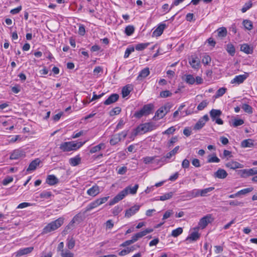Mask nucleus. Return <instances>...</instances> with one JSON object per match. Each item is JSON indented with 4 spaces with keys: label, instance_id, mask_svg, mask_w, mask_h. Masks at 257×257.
Returning a JSON list of instances; mask_svg holds the SVG:
<instances>
[{
    "label": "nucleus",
    "instance_id": "f257e3e1",
    "mask_svg": "<svg viewBox=\"0 0 257 257\" xmlns=\"http://www.w3.org/2000/svg\"><path fill=\"white\" fill-rule=\"evenodd\" d=\"M138 188V184H136L133 187H132L130 186L126 187L109 202V205L112 206L121 200L126 195H127L128 192L131 194H135L137 192Z\"/></svg>",
    "mask_w": 257,
    "mask_h": 257
},
{
    "label": "nucleus",
    "instance_id": "f03ea898",
    "mask_svg": "<svg viewBox=\"0 0 257 257\" xmlns=\"http://www.w3.org/2000/svg\"><path fill=\"white\" fill-rule=\"evenodd\" d=\"M64 218L59 217L48 223L43 229L42 234H47L59 228L64 223Z\"/></svg>",
    "mask_w": 257,
    "mask_h": 257
},
{
    "label": "nucleus",
    "instance_id": "7ed1b4c3",
    "mask_svg": "<svg viewBox=\"0 0 257 257\" xmlns=\"http://www.w3.org/2000/svg\"><path fill=\"white\" fill-rule=\"evenodd\" d=\"M156 125L152 122H146L139 125L133 132V136L136 137L139 134H144L156 128Z\"/></svg>",
    "mask_w": 257,
    "mask_h": 257
},
{
    "label": "nucleus",
    "instance_id": "20e7f679",
    "mask_svg": "<svg viewBox=\"0 0 257 257\" xmlns=\"http://www.w3.org/2000/svg\"><path fill=\"white\" fill-rule=\"evenodd\" d=\"M154 109V105L152 103L145 104L139 110L135 112L134 116L136 118H141L143 116H147L151 114Z\"/></svg>",
    "mask_w": 257,
    "mask_h": 257
},
{
    "label": "nucleus",
    "instance_id": "39448f33",
    "mask_svg": "<svg viewBox=\"0 0 257 257\" xmlns=\"http://www.w3.org/2000/svg\"><path fill=\"white\" fill-rule=\"evenodd\" d=\"M86 141L82 143H75L74 142H65L61 144L60 149L63 152H69L72 150H76L82 146Z\"/></svg>",
    "mask_w": 257,
    "mask_h": 257
},
{
    "label": "nucleus",
    "instance_id": "423d86ee",
    "mask_svg": "<svg viewBox=\"0 0 257 257\" xmlns=\"http://www.w3.org/2000/svg\"><path fill=\"white\" fill-rule=\"evenodd\" d=\"M209 113L212 121H215L218 124H223V121L219 118L222 114V111L220 110L212 109L210 111Z\"/></svg>",
    "mask_w": 257,
    "mask_h": 257
},
{
    "label": "nucleus",
    "instance_id": "0eeeda50",
    "mask_svg": "<svg viewBox=\"0 0 257 257\" xmlns=\"http://www.w3.org/2000/svg\"><path fill=\"white\" fill-rule=\"evenodd\" d=\"M109 198V196H106L95 200L87 205L86 210L87 211H90L91 210L97 207L99 205L104 203L108 200Z\"/></svg>",
    "mask_w": 257,
    "mask_h": 257
},
{
    "label": "nucleus",
    "instance_id": "6e6552de",
    "mask_svg": "<svg viewBox=\"0 0 257 257\" xmlns=\"http://www.w3.org/2000/svg\"><path fill=\"white\" fill-rule=\"evenodd\" d=\"M214 189V187H210L204 189H198L194 193V197L202 196L205 197L209 195V193Z\"/></svg>",
    "mask_w": 257,
    "mask_h": 257
},
{
    "label": "nucleus",
    "instance_id": "1a4fd4ad",
    "mask_svg": "<svg viewBox=\"0 0 257 257\" xmlns=\"http://www.w3.org/2000/svg\"><path fill=\"white\" fill-rule=\"evenodd\" d=\"M209 120V117L207 114H205L201 117L194 126V129L199 130L201 129L205 124L206 122Z\"/></svg>",
    "mask_w": 257,
    "mask_h": 257
},
{
    "label": "nucleus",
    "instance_id": "9d476101",
    "mask_svg": "<svg viewBox=\"0 0 257 257\" xmlns=\"http://www.w3.org/2000/svg\"><path fill=\"white\" fill-rule=\"evenodd\" d=\"M212 218L210 215H207L202 217L198 223V228L203 229L212 221Z\"/></svg>",
    "mask_w": 257,
    "mask_h": 257
},
{
    "label": "nucleus",
    "instance_id": "9b49d317",
    "mask_svg": "<svg viewBox=\"0 0 257 257\" xmlns=\"http://www.w3.org/2000/svg\"><path fill=\"white\" fill-rule=\"evenodd\" d=\"M240 176L242 178H246L248 176L257 174V168H253L249 169H243L240 171Z\"/></svg>",
    "mask_w": 257,
    "mask_h": 257
},
{
    "label": "nucleus",
    "instance_id": "f8f14e48",
    "mask_svg": "<svg viewBox=\"0 0 257 257\" xmlns=\"http://www.w3.org/2000/svg\"><path fill=\"white\" fill-rule=\"evenodd\" d=\"M153 231V229L152 228H147L142 231L139 232L135 234L134 235H133L132 236V238L134 240V241L135 242L139 238H141L142 237L147 235V234L152 232Z\"/></svg>",
    "mask_w": 257,
    "mask_h": 257
},
{
    "label": "nucleus",
    "instance_id": "ddd939ff",
    "mask_svg": "<svg viewBox=\"0 0 257 257\" xmlns=\"http://www.w3.org/2000/svg\"><path fill=\"white\" fill-rule=\"evenodd\" d=\"M140 206L135 205L128 209L126 210L124 216L126 218H130L132 216L135 214L140 209Z\"/></svg>",
    "mask_w": 257,
    "mask_h": 257
},
{
    "label": "nucleus",
    "instance_id": "4468645a",
    "mask_svg": "<svg viewBox=\"0 0 257 257\" xmlns=\"http://www.w3.org/2000/svg\"><path fill=\"white\" fill-rule=\"evenodd\" d=\"M247 77L248 74L246 73L245 74L235 76V77L231 80L230 83L231 84L235 83L237 84H240L243 83Z\"/></svg>",
    "mask_w": 257,
    "mask_h": 257
},
{
    "label": "nucleus",
    "instance_id": "2eb2a0df",
    "mask_svg": "<svg viewBox=\"0 0 257 257\" xmlns=\"http://www.w3.org/2000/svg\"><path fill=\"white\" fill-rule=\"evenodd\" d=\"M119 98V95L116 93L111 94L108 98L106 99L103 103L106 105L111 104L118 100Z\"/></svg>",
    "mask_w": 257,
    "mask_h": 257
},
{
    "label": "nucleus",
    "instance_id": "dca6fc26",
    "mask_svg": "<svg viewBox=\"0 0 257 257\" xmlns=\"http://www.w3.org/2000/svg\"><path fill=\"white\" fill-rule=\"evenodd\" d=\"M240 51L246 54H251L253 52V47L251 45L244 43L241 45Z\"/></svg>",
    "mask_w": 257,
    "mask_h": 257
},
{
    "label": "nucleus",
    "instance_id": "f3484780",
    "mask_svg": "<svg viewBox=\"0 0 257 257\" xmlns=\"http://www.w3.org/2000/svg\"><path fill=\"white\" fill-rule=\"evenodd\" d=\"M25 156L24 151L20 149L14 150L11 154L10 159L11 160H17Z\"/></svg>",
    "mask_w": 257,
    "mask_h": 257
},
{
    "label": "nucleus",
    "instance_id": "a211bd4d",
    "mask_svg": "<svg viewBox=\"0 0 257 257\" xmlns=\"http://www.w3.org/2000/svg\"><path fill=\"white\" fill-rule=\"evenodd\" d=\"M228 174L226 171L223 169H218L213 174V177L215 178L223 179L225 178Z\"/></svg>",
    "mask_w": 257,
    "mask_h": 257
},
{
    "label": "nucleus",
    "instance_id": "6ab92c4d",
    "mask_svg": "<svg viewBox=\"0 0 257 257\" xmlns=\"http://www.w3.org/2000/svg\"><path fill=\"white\" fill-rule=\"evenodd\" d=\"M33 249H34L33 247H26V248L20 249L16 252V256L17 257H20L24 255L27 254L31 252Z\"/></svg>",
    "mask_w": 257,
    "mask_h": 257
},
{
    "label": "nucleus",
    "instance_id": "aec40b11",
    "mask_svg": "<svg viewBox=\"0 0 257 257\" xmlns=\"http://www.w3.org/2000/svg\"><path fill=\"white\" fill-rule=\"evenodd\" d=\"M225 166L226 167L233 170L239 168H242L243 167V165L242 164H241L237 162L233 161L228 162L226 164Z\"/></svg>",
    "mask_w": 257,
    "mask_h": 257
},
{
    "label": "nucleus",
    "instance_id": "412c9836",
    "mask_svg": "<svg viewBox=\"0 0 257 257\" xmlns=\"http://www.w3.org/2000/svg\"><path fill=\"white\" fill-rule=\"evenodd\" d=\"M99 192V187L96 185L93 186L87 191V194L93 197L96 196Z\"/></svg>",
    "mask_w": 257,
    "mask_h": 257
},
{
    "label": "nucleus",
    "instance_id": "4be33fe9",
    "mask_svg": "<svg viewBox=\"0 0 257 257\" xmlns=\"http://www.w3.org/2000/svg\"><path fill=\"white\" fill-rule=\"evenodd\" d=\"M40 162L41 161L39 159L37 158L35 159L30 163L28 168L27 169V171L29 172L31 171H34L36 169L37 167L40 164Z\"/></svg>",
    "mask_w": 257,
    "mask_h": 257
},
{
    "label": "nucleus",
    "instance_id": "5701e85b",
    "mask_svg": "<svg viewBox=\"0 0 257 257\" xmlns=\"http://www.w3.org/2000/svg\"><path fill=\"white\" fill-rule=\"evenodd\" d=\"M59 182L57 178L54 175H48L46 179V183L50 185H54Z\"/></svg>",
    "mask_w": 257,
    "mask_h": 257
},
{
    "label": "nucleus",
    "instance_id": "b1692460",
    "mask_svg": "<svg viewBox=\"0 0 257 257\" xmlns=\"http://www.w3.org/2000/svg\"><path fill=\"white\" fill-rule=\"evenodd\" d=\"M166 115L165 112L164 111L163 108L161 107L157 110L156 112L155 116L153 117V119L157 120L163 118Z\"/></svg>",
    "mask_w": 257,
    "mask_h": 257
},
{
    "label": "nucleus",
    "instance_id": "393cba45",
    "mask_svg": "<svg viewBox=\"0 0 257 257\" xmlns=\"http://www.w3.org/2000/svg\"><path fill=\"white\" fill-rule=\"evenodd\" d=\"M150 74L149 68L147 67L142 70L137 77V80H141Z\"/></svg>",
    "mask_w": 257,
    "mask_h": 257
},
{
    "label": "nucleus",
    "instance_id": "a878e982",
    "mask_svg": "<svg viewBox=\"0 0 257 257\" xmlns=\"http://www.w3.org/2000/svg\"><path fill=\"white\" fill-rule=\"evenodd\" d=\"M173 195H174V193L173 192H170L165 193L162 196L157 197L155 199V200H156L165 201V200L171 199L173 197Z\"/></svg>",
    "mask_w": 257,
    "mask_h": 257
},
{
    "label": "nucleus",
    "instance_id": "bb28decb",
    "mask_svg": "<svg viewBox=\"0 0 257 257\" xmlns=\"http://www.w3.org/2000/svg\"><path fill=\"white\" fill-rule=\"evenodd\" d=\"M241 146L243 148H250L253 146V141L251 139H246L242 141Z\"/></svg>",
    "mask_w": 257,
    "mask_h": 257
},
{
    "label": "nucleus",
    "instance_id": "cd10ccee",
    "mask_svg": "<svg viewBox=\"0 0 257 257\" xmlns=\"http://www.w3.org/2000/svg\"><path fill=\"white\" fill-rule=\"evenodd\" d=\"M105 148V144L104 143H100L99 145L93 147L90 150V153L91 154H93L96 152L99 151L101 149H104Z\"/></svg>",
    "mask_w": 257,
    "mask_h": 257
},
{
    "label": "nucleus",
    "instance_id": "c85d7f7f",
    "mask_svg": "<svg viewBox=\"0 0 257 257\" xmlns=\"http://www.w3.org/2000/svg\"><path fill=\"white\" fill-rule=\"evenodd\" d=\"M120 135H114L112 136L110 140V144L113 146L120 142L122 140V138L120 137Z\"/></svg>",
    "mask_w": 257,
    "mask_h": 257
},
{
    "label": "nucleus",
    "instance_id": "c756f323",
    "mask_svg": "<svg viewBox=\"0 0 257 257\" xmlns=\"http://www.w3.org/2000/svg\"><path fill=\"white\" fill-rule=\"evenodd\" d=\"M80 162L81 158L78 156H76L69 159V163L72 166H76L79 165Z\"/></svg>",
    "mask_w": 257,
    "mask_h": 257
},
{
    "label": "nucleus",
    "instance_id": "7c9ffc66",
    "mask_svg": "<svg viewBox=\"0 0 257 257\" xmlns=\"http://www.w3.org/2000/svg\"><path fill=\"white\" fill-rule=\"evenodd\" d=\"M182 80L186 83L193 84V75L190 74H185L182 77Z\"/></svg>",
    "mask_w": 257,
    "mask_h": 257
},
{
    "label": "nucleus",
    "instance_id": "2f4dec72",
    "mask_svg": "<svg viewBox=\"0 0 257 257\" xmlns=\"http://www.w3.org/2000/svg\"><path fill=\"white\" fill-rule=\"evenodd\" d=\"M219 162L220 159L215 154L210 155L208 156L207 163H219Z\"/></svg>",
    "mask_w": 257,
    "mask_h": 257
},
{
    "label": "nucleus",
    "instance_id": "473e14b6",
    "mask_svg": "<svg viewBox=\"0 0 257 257\" xmlns=\"http://www.w3.org/2000/svg\"><path fill=\"white\" fill-rule=\"evenodd\" d=\"M82 215L80 214H77L74 216L72 220L70 221V224H73L75 223H79L82 221Z\"/></svg>",
    "mask_w": 257,
    "mask_h": 257
},
{
    "label": "nucleus",
    "instance_id": "72a5a7b5",
    "mask_svg": "<svg viewBox=\"0 0 257 257\" xmlns=\"http://www.w3.org/2000/svg\"><path fill=\"white\" fill-rule=\"evenodd\" d=\"M226 51L232 56H234L235 53V48L231 44H228L226 45Z\"/></svg>",
    "mask_w": 257,
    "mask_h": 257
},
{
    "label": "nucleus",
    "instance_id": "f704fd0d",
    "mask_svg": "<svg viewBox=\"0 0 257 257\" xmlns=\"http://www.w3.org/2000/svg\"><path fill=\"white\" fill-rule=\"evenodd\" d=\"M75 244V241L73 237L67 239V246L69 249H72L74 248Z\"/></svg>",
    "mask_w": 257,
    "mask_h": 257
},
{
    "label": "nucleus",
    "instance_id": "c9c22d12",
    "mask_svg": "<svg viewBox=\"0 0 257 257\" xmlns=\"http://www.w3.org/2000/svg\"><path fill=\"white\" fill-rule=\"evenodd\" d=\"M242 24L245 29L247 30H251L252 28V23L248 20H244L242 22Z\"/></svg>",
    "mask_w": 257,
    "mask_h": 257
},
{
    "label": "nucleus",
    "instance_id": "e433bc0d",
    "mask_svg": "<svg viewBox=\"0 0 257 257\" xmlns=\"http://www.w3.org/2000/svg\"><path fill=\"white\" fill-rule=\"evenodd\" d=\"M122 210V207L120 205L115 206L112 210L111 212L114 216L117 215Z\"/></svg>",
    "mask_w": 257,
    "mask_h": 257
},
{
    "label": "nucleus",
    "instance_id": "4c0bfd02",
    "mask_svg": "<svg viewBox=\"0 0 257 257\" xmlns=\"http://www.w3.org/2000/svg\"><path fill=\"white\" fill-rule=\"evenodd\" d=\"M226 91V88L224 87L220 88L218 89L215 93V97L216 98H218L222 96Z\"/></svg>",
    "mask_w": 257,
    "mask_h": 257
},
{
    "label": "nucleus",
    "instance_id": "58836bf2",
    "mask_svg": "<svg viewBox=\"0 0 257 257\" xmlns=\"http://www.w3.org/2000/svg\"><path fill=\"white\" fill-rule=\"evenodd\" d=\"M183 232V229L181 227H178L172 230L171 235L173 237H177Z\"/></svg>",
    "mask_w": 257,
    "mask_h": 257
},
{
    "label": "nucleus",
    "instance_id": "ea45409f",
    "mask_svg": "<svg viewBox=\"0 0 257 257\" xmlns=\"http://www.w3.org/2000/svg\"><path fill=\"white\" fill-rule=\"evenodd\" d=\"M242 108L245 112L248 114H251L252 113V107L247 104H243Z\"/></svg>",
    "mask_w": 257,
    "mask_h": 257
},
{
    "label": "nucleus",
    "instance_id": "a19ab883",
    "mask_svg": "<svg viewBox=\"0 0 257 257\" xmlns=\"http://www.w3.org/2000/svg\"><path fill=\"white\" fill-rule=\"evenodd\" d=\"M150 44V43H140L136 46V49L138 51H142L146 48Z\"/></svg>",
    "mask_w": 257,
    "mask_h": 257
},
{
    "label": "nucleus",
    "instance_id": "79ce46f5",
    "mask_svg": "<svg viewBox=\"0 0 257 257\" xmlns=\"http://www.w3.org/2000/svg\"><path fill=\"white\" fill-rule=\"evenodd\" d=\"M131 92V90L130 89V87L127 85L124 86L121 91V93L123 97H125L128 96Z\"/></svg>",
    "mask_w": 257,
    "mask_h": 257
},
{
    "label": "nucleus",
    "instance_id": "37998d69",
    "mask_svg": "<svg viewBox=\"0 0 257 257\" xmlns=\"http://www.w3.org/2000/svg\"><path fill=\"white\" fill-rule=\"evenodd\" d=\"M211 61V57L208 55H204L202 57V62L205 65H208Z\"/></svg>",
    "mask_w": 257,
    "mask_h": 257
},
{
    "label": "nucleus",
    "instance_id": "c03bdc74",
    "mask_svg": "<svg viewBox=\"0 0 257 257\" xmlns=\"http://www.w3.org/2000/svg\"><path fill=\"white\" fill-rule=\"evenodd\" d=\"M179 149V146L176 147L173 150L171 151L170 152L167 154L166 158L170 159L172 156L175 155V154L177 153Z\"/></svg>",
    "mask_w": 257,
    "mask_h": 257
},
{
    "label": "nucleus",
    "instance_id": "a18cd8bd",
    "mask_svg": "<svg viewBox=\"0 0 257 257\" xmlns=\"http://www.w3.org/2000/svg\"><path fill=\"white\" fill-rule=\"evenodd\" d=\"M253 190V188L252 187H250V188H245V189H242L239 191H238V194L239 195H245V194H246L250 192H251Z\"/></svg>",
    "mask_w": 257,
    "mask_h": 257
},
{
    "label": "nucleus",
    "instance_id": "49530a36",
    "mask_svg": "<svg viewBox=\"0 0 257 257\" xmlns=\"http://www.w3.org/2000/svg\"><path fill=\"white\" fill-rule=\"evenodd\" d=\"M252 5V4L251 1L246 3L242 8L241 12L242 13L246 12L248 10H249L251 7Z\"/></svg>",
    "mask_w": 257,
    "mask_h": 257
},
{
    "label": "nucleus",
    "instance_id": "de8ad7c7",
    "mask_svg": "<svg viewBox=\"0 0 257 257\" xmlns=\"http://www.w3.org/2000/svg\"><path fill=\"white\" fill-rule=\"evenodd\" d=\"M166 28V25L165 24L161 23L159 25L158 27L153 32H163Z\"/></svg>",
    "mask_w": 257,
    "mask_h": 257
},
{
    "label": "nucleus",
    "instance_id": "09e8293b",
    "mask_svg": "<svg viewBox=\"0 0 257 257\" xmlns=\"http://www.w3.org/2000/svg\"><path fill=\"white\" fill-rule=\"evenodd\" d=\"M121 111V108L119 107H116L112 109L110 112L109 114L111 116L118 114Z\"/></svg>",
    "mask_w": 257,
    "mask_h": 257
},
{
    "label": "nucleus",
    "instance_id": "8fccbe9b",
    "mask_svg": "<svg viewBox=\"0 0 257 257\" xmlns=\"http://www.w3.org/2000/svg\"><path fill=\"white\" fill-rule=\"evenodd\" d=\"M244 123V121L241 119H234L232 125L234 127H237Z\"/></svg>",
    "mask_w": 257,
    "mask_h": 257
},
{
    "label": "nucleus",
    "instance_id": "3c124183",
    "mask_svg": "<svg viewBox=\"0 0 257 257\" xmlns=\"http://www.w3.org/2000/svg\"><path fill=\"white\" fill-rule=\"evenodd\" d=\"M61 257H74V253L69 250H66L61 253Z\"/></svg>",
    "mask_w": 257,
    "mask_h": 257
},
{
    "label": "nucleus",
    "instance_id": "603ef678",
    "mask_svg": "<svg viewBox=\"0 0 257 257\" xmlns=\"http://www.w3.org/2000/svg\"><path fill=\"white\" fill-rule=\"evenodd\" d=\"M207 104L208 102H207V101L203 100L199 104V105L197 106V109L198 110H202L207 106Z\"/></svg>",
    "mask_w": 257,
    "mask_h": 257
},
{
    "label": "nucleus",
    "instance_id": "864d4df0",
    "mask_svg": "<svg viewBox=\"0 0 257 257\" xmlns=\"http://www.w3.org/2000/svg\"><path fill=\"white\" fill-rule=\"evenodd\" d=\"M51 196V192L49 191H44L40 194V197L42 198L49 199Z\"/></svg>",
    "mask_w": 257,
    "mask_h": 257
},
{
    "label": "nucleus",
    "instance_id": "5fc2aeb1",
    "mask_svg": "<svg viewBox=\"0 0 257 257\" xmlns=\"http://www.w3.org/2000/svg\"><path fill=\"white\" fill-rule=\"evenodd\" d=\"M134 50H135V49L133 47L127 48L125 51V53L124 55V58H128L129 57V55H130V54L132 52H134Z\"/></svg>",
    "mask_w": 257,
    "mask_h": 257
},
{
    "label": "nucleus",
    "instance_id": "6e6d98bb",
    "mask_svg": "<svg viewBox=\"0 0 257 257\" xmlns=\"http://www.w3.org/2000/svg\"><path fill=\"white\" fill-rule=\"evenodd\" d=\"M172 93L169 90L162 91L160 92V95L162 98H166L171 96Z\"/></svg>",
    "mask_w": 257,
    "mask_h": 257
},
{
    "label": "nucleus",
    "instance_id": "4d7b16f0",
    "mask_svg": "<svg viewBox=\"0 0 257 257\" xmlns=\"http://www.w3.org/2000/svg\"><path fill=\"white\" fill-rule=\"evenodd\" d=\"M13 181V178L11 176L6 177L3 181V184L5 186L7 185L8 184L11 183Z\"/></svg>",
    "mask_w": 257,
    "mask_h": 257
},
{
    "label": "nucleus",
    "instance_id": "13d9d810",
    "mask_svg": "<svg viewBox=\"0 0 257 257\" xmlns=\"http://www.w3.org/2000/svg\"><path fill=\"white\" fill-rule=\"evenodd\" d=\"M163 108L164 111L165 112L166 114L170 111L171 108L172 107V105L170 103H167L165 104L164 106L161 107Z\"/></svg>",
    "mask_w": 257,
    "mask_h": 257
},
{
    "label": "nucleus",
    "instance_id": "bf43d9fd",
    "mask_svg": "<svg viewBox=\"0 0 257 257\" xmlns=\"http://www.w3.org/2000/svg\"><path fill=\"white\" fill-rule=\"evenodd\" d=\"M155 158L156 157H146L143 158V161L146 164H148L152 163Z\"/></svg>",
    "mask_w": 257,
    "mask_h": 257
},
{
    "label": "nucleus",
    "instance_id": "052dcab7",
    "mask_svg": "<svg viewBox=\"0 0 257 257\" xmlns=\"http://www.w3.org/2000/svg\"><path fill=\"white\" fill-rule=\"evenodd\" d=\"M184 241L186 244L191 243L193 242V231H190L189 235Z\"/></svg>",
    "mask_w": 257,
    "mask_h": 257
},
{
    "label": "nucleus",
    "instance_id": "680f3d73",
    "mask_svg": "<svg viewBox=\"0 0 257 257\" xmlns=\"http://www.w3.org/2000/svg\"><path fill=\"white\" fill-rule=\"evenodd\" d=\"M31 205V204L28 202H23L19 204V205L17 206V209H22L26 208L28 206H30Z\"/></svg>",
    "mask_w": 257,
    "mask_h": 257
},
{
    "label": "nucleus",
    "instance_id": "e2e57ef3",
    "mask_svg": "<svg viewBox=\"0 0 257 257\" xmlns=\"http://www.w3.org/2000/svg\"><path fill=\"white\" fill-rule=\"evenodd\" d=\"M173 212L172 210H167L164 213L163 217V219L165 220V219L168 218L169 217H170L171 216V215L172 214H173Z\"/></svg>",
    "mask_w": 257,
    "mask_h": 257
},
{
    "label": "nucleus",
    "instance_id": "0e129e2a",
    "mask_svg": "<svg viewBox=\"0 0 257 257\" xmlns=\"http://www.w3.org/2000/svg\"><path fill=\"white\" fill-rule=\"evenodd\" d=\"M135 242L134 241V240L132 239V238L130 240H126L124 242H123L122 243H121L120 245V246H121V247H125V246H127L130 244H132L133 243H134Z\"/></svg>",
    "mask_w": 257,
    "mask_h": 257
},
{
    "label": "nucleus",
    "instance_id": "69168bd1",
    "mask_svg": "<svg viewBox=\"0 0 257 257\" xmlns=\"http://www.w3.org/2000/svg\"><path fill=\"white\" fill-rule=\"evenodd\" d=\"M22 10V6H20L16 8L11 10L10 13L12 15H16L18 14Z\"/></svg>",
    "mask_w": 257,
    "mask_h": 257
},
{
    "label": "nucleus",
    "instance_id": "338daca9",
    "mask_svg": "<svg viewBox=\"0 0 257 257\" xmlns=\"http://www.w3.org/2000/svg\"><path fill=\"white\" fill-rule=\"evenodd\" d=\"M127 171V168L125 166L120 167L117 173L120 175L125 174Z\"/></svg>",
    "mask_w": 257,
    "mask_h": 257
},
{
    "label": "nucleus",
    "instance_id": "774afa93",
    "mask_svg": "<svg viewBox=\"0 0 257 257\" xmlns=\"http://www.w3.org/2000/svg\"><path fill=\"white\" fill-rule=\"evenodd\" d=\"M189 165H190V162L188 160L186 159L183 161L182 163V167L184 169L188 168L189 167Z\"/></svg>",
    "mask_w": 257,
    "mask_h": 257
}]
</instances>
